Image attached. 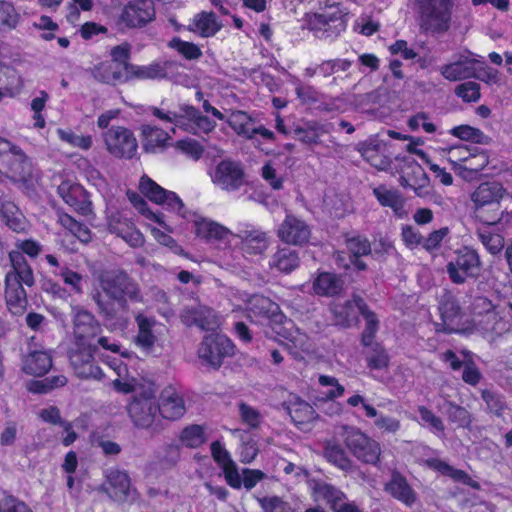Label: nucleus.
Instances as JSON below:
<instances>
[{
  "mask_svg": "<svg viewBox=\"0 0 512 512\" xmlns=\"http://www.w3.org/2000/svg\"><path fill=\"white\" fill-rule=\"evenodd\" d=\"M98 281L103 292L118 302L124 311L128 308V300L143 301L138 283L122 269L103 270L99 273Z\"/></svg>",
  "mask_w": 512,
  "mask_h": 512,
  "instance_id": "nucleus-1",
  "label": "nucleus"
},
{
  "mask_svg": "<svg viewBox=\"0 0 512 512\" xmlns=\"http://www.w3.org/2000/svg\"><path fill=\"white\" fill-rule=\"evenodd\" d=\"M418 25L422 33L443 35L452 23L453 0H415Z\"/></svg>",
  "mask_w": 512,
  "mask_h": 512,
  "instance_id": "nucleus-2",
  "label": "nucleus"
},
{
  "mask_svg": "<svg viewBox=\"0 0 512 512\" xmlns=\"http://www.w3.org/2000/svg\"><path fill=\"white\" fill-rule=\"evenodd\" d=\"M0 164L5 176L14 184L27 185L31 181L33 167L29 157L17 145L0 137Z\"/></svg>",
  "mask_w": 512,
  "mask_h": 512,
  "instance_id": "nucleus-3",
  "label": "nucleus"
},
{
  "mask_svg": "<svg viewBox=\"0 0 512 512\" xmlns=\"http://www.w3.org/2000/svg\"><path fill=\"white\" fill-rule=\"evenodd\" d=\"M343 438L346 447L358 460L367 464L378 462L381 448L377 441L355 427H344Z\"/></svg>",
  "mask_w": 512,
  "mask_h": 512,
  "instance_id": "nucleus-4",
  "label": "nucleus"
},
{
  "mask_svg": "<svg viewBox=\"0 0 512 512\" xmlns=\"http://www.w3.org/2000/svg\"><path fill=\"white\" fill-rule=\"evenodd\" d=\"M97 346L94 344H74L68 351V358L75 374L82 379L100 380L103 377L102 370L97 365L94 354Z\"/></svg>",
  "mask_w": 512,
  "mask_h": 512,
  "instance_id": "nucleus-5",
  "label": "nucleus"
},
{
  "mask_svg": "<svg viewBox=\"0 0 512 512\" xmlns=\"http://www.w3.org/2000/svg\"><path fill=\"white\" fill-rule=\"evenodd\" d=\"M101 491L119 505L132 504L137 499V491L131 486L129 475L125 471L113 469L107 472Z\"/></svg>",
  "mask_w": 512,
  "mask_h": 512,
  "instance_id": "nucleus-6",
  "label": "nucleus"
},
{
  "mask_svg": "<svg viewBox=\"0 0 512 512\" xmlns=\"http://www.w3.org/2000/svg\"><path fill=\"white\" fill-rule=\"evenodd\" d=\"M74 344H93L102 332V325L96 316L82 306L71 308Z\"/></svg>",
  "mask_w": 512,
  "mask_h": 512,
  "instance_id": "nucleus-7",
  "label": "nucleus"
},
{
  "mask_svg": "<svg viewBox=\"0 0 512 512\" xmlns=\"http://www.w3.org/2000/svg\"><path fill=\"white\" fill-rule=\"evenodd\" d=\"M198 355L208 365L218 369L225 358L234 355V344L225 335L209 334L203 338L198 349Z\"/></svg>",
  "mask_w": 512,
  "mask_h": 512,
  "instance_id": "nucleus-8",
  "label": "nucleus"
},
{
  "mask_svg": "<svg viewBox=\"0 0 512 512\" xmlns=\"http://www.w3.org/2000/svg\"><path fill=\"white\" fill-rule=\"evenodd\" d=\"M108 152L116 158L132 159L138 149L137 140L131 130L122 126H113L104 134Z\"/></svg>",
  "mask_w": 512,
  "mask_h": 512,
  "instance_id": "nucleus-9",
  "label": "nucleus"
},
{
  "mask_svg": "<svg viewBox=\"0 0 512 512\" xmlns=\"http://www.w3.org/2000/svg\"><path fill=\"white\" fill-rule=\"evenodd\" d=\"M450 280L455 284H463L467 278H477L481 271V262L475 250L465 248L460 251L454 261L446 266Z\"/></svg>",
  "mask_w": 512,
  "mask_h": 512,
  "instance_id": "nucleus-10",
  "label": "nucleus"
},
{
  "mask_svg": "<svg viewBox=\"0 0 512 512\" xmlns=\"http://www.w3.org/2000/svg\"><path fill=\"white\" fill-rule=\"evenodd\" d=\"M211 179L223 191L234 192L246 183V174L240 162L225 159L216 165Z\"/></svg>",
  "mask_w": 512,
  "mask_h": 512,
  "instance_id": "nucleus-11",
  "label": "nucleus"
},
{
  "mask_svg": "<svg viewBox=\"0 0 512 512\" xmlns=\"http://www.w3.org/2000/svg\"><path fill=\"white\" fill-rule=\"evenodd\" d=\"M158 412L155 401V392L149 389L140 395L134 396L128 406V413L133 423L140 428L150 427Z\"/></svg>",
  "mask_w": 512,
  "mask_h": 512,
  "instance_id": "nucleus-12",
  "label": "nucleus"
},
{
  "mask_svg": "<svg viewBox=\"0 0 512 512\" xmlns=\"http://www.w3.org/2000/svg\"><path fill=\"white\" fill-rule=\"evenodd\" d=\"M155 18V8L152 0H135L129 2L120 15V21L128 28L145 26Z\"/></svg>",
  "mask_w": 512,
  "mask_h": 512,
  "instance_id": "nucleus-13",
  "label": "nucleus"
},
{
  "mask_svg": "<svg viewBox=\"0 0 512 512\" xmlns=\"http://www.w3.org/2000/svg\"><path fill=\"white\" fill-rule=\"evenodd\" d=\"M58 194L66 204L81 215L91 213V201L88 192L78 183L69 180L62 181L58 186Z\"/></svg>",
  "mask_w": 512,
  "mask_h": 512,
  "instance_id": "nucleus-14",
  "label": "nucleus"
},
{
  "mask_svg": "<svg viewBox=\"0 0 512 512\" xmlns=\"http://www.w3.org/2000/svg\"><path fill=\"white\" fill-rule=\"evenodd\" d=\"M344 17L343 11L337 8L332 12L315 13L308 16L307 26L315 32L316 36H320L319 33L322 35L328 33L332 28H334L332 33L338 34L346 27Z\"/></svg>",
  "mask_w": 512,
  "mask_h": 512,
  "instance_id": "nucleus-15",
  "label": "nucleus"
},
{
  "mask_svg": "<svg viewBox=\"0 0 512 512\" xmlns=\"http://www.w3.org/2000/svg\"><path fill=\"white\" fill-rule=\"evenodd\" d=\"M197 237L207 243H221L228 241L230 230L218 222L193 214L190 220Z\"/></svg>",
  "mask_w": 512,
  "mask_h": 512,
  "instance_id": "nucleus-16",
  "label": "nucleus"
},
{
  "mask_svg": "<svg viewBox=\"0 0 512 512\" xmlns=\"http://www.w3.org/2000/svg\"><path fill=\"white\" fill-rule=\"evenodd\" d=\"M277 235L287 244L301 245L310 237L308 225L293 215H287L278 228Z\"/></svg>",
  "mask_w": 512,
  "mask_h": 512,
  "instance_id": "nucleus-17",
  "label": "nucleus"
},
{
  "mask_svg": "<svg viewBox=\"0 0 512 512\" xmlns=\"http://www.w3.org/2000/svg\"><path fill=\"white\" fill-rule=\"evenodd\" d=\"M161 403L158 412L168 420L180 419L186 411L183 398L172 386L163 389L160 395Z\"/></svg>",
  "mask_w": 512,
  "mask_h": 512,
  "instance_id": "nucleus-18",
  "label": "nucleus"
},
{
  "mask_svg": "<svg viewBox=\"0 0 512 512\" xmlns=\"http://www.w3.org/2000/svg\"><path fill=\"white\" fill-rule=\"evenodd\" d=\"M439 311L442 319L441 330L447 334L459 332L461 307L455 297L445 293L440 299Z\"/></svg>",
  "mask_w": 512,
  "mask_h": 512,
  "instance_id": "nucleus-19",
  "label": "nucleus"
},
{
  "mask_svg": "<svg viewBox=\"0 0 512 512\" xmlns=\"http://www.w3.org/2000/svg\"><path fill=\"white\" fill-rule=\"evenodd\" d=\"M5 300L8 309L14 315H22L27 308L26 291L14 276L5 277Z\"/></svg>",
  "mask_w": 512,
  "mask_h": 512,
  "instance_id": "nucleus-20",
  "label": "nucleus"
},
{
  "mask_svg": "<svg viewBox=\"0 0 512 512\" xmlns=\"http://www.w3.org/2000/svg\"><path fill=\"white\" fill-rule=\"evenodd\" d=\"M240 239V249L245 255H263L269 246L267 233L261 230H242L236 235Z\"/></svg>",
  "mask_w": 512,
  "mask_h": 512,
  "instance_id": "nucleus-21",
  "label": "nucleus"
},
{
  "mask_svg": "<svg viewBox=\"0 0 512 512\" xmlns=\"http://www.w3.org/2000/svg\"><path fill=\"white\" fill-rule=\"evenodd\" d=\"M477 60L468 59L456 61L441 67V74L449 81H459L467 78L484 80V77L477 73Z\"/></svg>",
  "mask_w": 512,
  "mask_h": 512,
  "instance_id": "nucleus-22",
  "label": "nucleus"
},
{
  "mask_svg": "<svg viewBox=\"0 0 512 512\" xmlns=\"http://www.w3.org/2000/svg\"><path fill=\"white\" fill-rule=\"evenodd\" d=\"M502 187L496 182H484L472 193L471 200L475 208L495 207L500 205L502 198Z\"/></svg>",
  "mask_w": 512,
  "mask_h": 512,
  "instance_id": "nucleus-23",
  "label": "nucleus"
},
{
  "mask_svg": "<svg viewBox=\"0 0 512 512\" xmlns=\"http://www.w3.org/2000/svg\"><path fill=\"white\" fill-rule=\"evenodd\" d=\"M180 108L185 116V125L181 127L183 130L193 134H199L201 132L207 134L214 130L216 123L207 116L202 115L195 107L183 105Z\"/></svg>",
  "mask_w": 512,
  "mask_h": 512,
  "instance_id": "nucleus-24",
  "label": "nucleus"
},
{
  "mask_svg": "<svg viewBox=\"0 0 512 512\" xmlns=\"http://www.w3.org/2000/svg\"><path fill=\"white\" fill-rule=\"evenodd\" d=\"M282 407L297 426L310 423L318 417L314 408L299 397H293L289 401L284 402Z\"/></svg>",
  "mask_w": 512,
  "mask_h": 512,
  "instance_id": "nucleus-25",
  "label": "nucleus"
},
{
  "mask_svg": "<svg viewBox=\"0 0 512 512\" xmlns=\"http://www.w3.org/2000/svg\"><path fill=\"white\" fill-rule=\"evenodd\" d=\"M385 490L392 497L411 507L417 499L415 491L410 487L406 478L399 472H393L390 481L386 484Z\"/></svg>",
  "mask_w": 512,
  "mask_h": 512,
  "instance_id": "nucleus-26",
  "label": "nucleus"
},
{
  "mask_svg": "<svg viewBox=\"0 0 512 512\" xmlns=\"http://www.w3.org/2000/svg\"><path fill=\"white\" fill-rule=\"evenodd\" d=\"M360 297L353 294L352 299L345 301L342 304H336L331 308L333 315V324L340 328H350L358 323V309L356 306L355 298Z\"/></svg>",
  "mask_w": 512,
  "mask_h": 512,
  "instance_id": "nucleus-27",
  "label": "nucleus"
},
{
  "mask_svg": "<svg viewBox=\"0 0 512 512\" xmlns=\"http://www.w3.org/2000/svg\"><path fill=\"white\" fill-rule=\"evenodd\" d=\"M472 311L474 314L485 315L487 318V322H493V325L485 329L492 333L501 334L503 330H505V322L498 316V314L494 311L495 306L487 297L478 296L475 297L472 304Z\"/></svg>",
  "mask_w": 512,
  "mask_h": 512,
  "instance_id": "nucleus-28",
  "label": "nucleus"
},
{
  "mask_svg": "<svg viewBox=\"0 0 512 512\" xmlns=\"http://www.w3.org/2000/svg\"><path fill=\"white\" fill-rule=\"evenodd\" d=\"M355 302L359 313L363 316L366 322L365 328L361 333V344L364 347H369L373 344L375 335L379 330V320L375 312L370 310L362 297H356Z\"/></svg>",
  "mask_w": 512,
  "mask_h": 512,
  "instance_id": "nucleus-29",
  "label": "nucleus"
},
{
  "mask_svg": "<svg viewBox=\"0 0 512 512\" xmlns=\"http://www.w3.org/2000/svg\"><path fill=\"white\" fill-rule=\"evenodd\" d=\"M92 299L97 305L99 315L112 329H123L127 325V318L118 313L115 303L104 300L100 292L92 295Z\"/></svg>",
  "mask_w": 512,
  "mask_h": 512,
  "instance_id": "nucleus-30",
  "label": "nucleus"
},
{
  "mask_svg": "<svg viewBox=\"0 0 512 512\" xmlns=\"http://www.w3.org/2000/svg\"><path fill=\"white\" fill-rule=\"evenodd\" d=\"M300 264L298 251L290 247L278 248L271 256L269 267L276 269L280 273L289 274L294 271Z\"/></svg>",
  "mask_w": 512,
  "mask_h": 512,
  "instance_id": "nucleus-31",
  "label": "nucleus"
},
{
  "mask_svg": "<svg viewBox=\"0 0 512 512\" xmlns=\"http://www.w3.org/2000/svg\"><path fill=\"white\" fill-rule=\"evenodd\" d=\"M52 367V357L45 351H30L23 361V371L33 376H43Z\"/></svg>",
  "mask_w": 512,
  "mask_h": 512,
  "instance_id": "nucleus-32",
  "label": "nucleus"
},
{
  "mask_svg": "<svg viewBox=\"0 0 512 512\" xmlns=\"http://www.w3.org/2000/svg\"><path fill=\"white\" fill-rule=\"evenodd\" d=\"M343 279L329 272L320 273L313 282V289L317 295L336 296L343 291Z\"/></svg>",
  "mask_w": 512,
  "mask_h": 512,
  "instance_id": "nucleus-33",
  "label": "nucleus"
},
{
  "mask_svg": "<svg viewBox=\"0 0 512 512\" xmlns=\"http://www.w3.org/2000/svg\"><path fill=\"white\" fill-rule=\"evenodd\" d=\"M135 321L138 327V334L135 338L136 345L144 350H151L157 340V337L153 332L156 320L152 317L138 314Z\"/></svg>",
  "mask_w": 512,
  "mask_h": 512,
  "instance_id": "nucleus-34",
  "label": "nucleus"
},
{
  "mask_svg": "<svg viewBox=\"0 0 512 512\" xmlns=\"http://www.w3.org/2000/svg\"><path fill=\"white\" fill-rule=\"evenodd\" d=\"M141 132L143 135V149L147 153H155L158 148H165L170 138L167 132L149 124H143Z\"/></svg>",
  "mask_w": 512,
  "mask_h": 512,
  "instance_id": "nucleus-35",
  "label": "nucleus"
},
{
  "mask_svg": "<svg viewBox=\"0 0 512 512\" xmlns=\"http://www.w3.org/2000/svg\"><path fill=\"white\" fill-rule=\"evenodd\" d=\"M489 163V156L486 151L480 150L478 147H473V153L468 159L467 164H456L455 171L467 178L471 174H476L483 170Z\"/></svg>",
  "mask_w": 512,
  "mask_h": 512,
  "instance_id": "nucleus-36",
  "label": "nucleus"
},
{
  "mask_svg": "<svg viewBox=\"0 0 512 512\" xmlns=\"http://www.w3.org/2000/svg\"><path fill=\"white\" fill-rule=\"evenodd\" d=\"M403 160L405 161L407 168L411 170V188L418 196H424L430 182L427 173L412 157H404Z\"/></svg>",
  "mask_w": 512,
  "mask_h": 512,
  "instance_id": "nucleus-37",
  "label": "nucleus"
},
{
  "mask_svg": "<svg viewBox=\"0 0 512 512\" xmlns=\"http://www.w3.org/2000/svg\"><path fill=\"white\" fill-rule=\"evenodd\" d=\"M324 457L328 462L345 472L353 470L352 461L348 458L341 445L336 442L329 441L325 444Z\"/></svg>",
  "mask_w": 512,
  "mask_h": 512,
  "instance_id": "nucleus-38",
  "label": "nucleus"
},
{
  "mask_svg": "<svg viewBox=\"0 0 512 512\" xmlns=\"http://www.w3.org/2000/svg\"><path fill=\"white\" fill-rule=\"evenodd\" d=\"M126 69L131 72L132 78L138 79H162L167 77L166 64L152 63L147 66L126 64Z\"/></svg>",
  "mask_w": 512,
  "mask_h": 512,
  "instance_id": "nucleus-39",
  "label": "nucleus"
},
{
  "mask_svg": "<svg viewBox=\"0 0 512 512\" xmlns=\"http://www.w3.org/2000/svg\"><path fill=\"white\" fill-rule=\"evenodd\" d=\"M228 125L238 134L251 139V131L255 120L244 111H234L227 119Z\"/></svg>",
  "mask_w": 512,
  "mask_h": 512,
  "instance_id": "nucleus-40",
  "label": "nucleus"
},
{
  "mask_svg": "<svg viewBox=\"0 0 512 512\" xmlns=\"http://www.w3.org/2000/svg\"><path fill=\"white\" fill-rule=\"evenodd\" d=\"M373 194L384 207H390L394 211L403 207V199L396 189H388L385 185H380L373 189Z\"/></svg>",
  "mask_w": 512,
  "mask_h": 512,
  "instance_id": "nucleus-41",
  "label": "nucleus"
},
{
  "mask_svg": "<svg viewBox=\"0 0 512 512\" xmlns=\"http://www.w3.org/2000/svg\"><path fill=\"white\" fill-rule=\"evenodd\" d=\"M358 151L371 166L378 170H385L390 165L389 159L379 153L377 145L362 143L359 144Z\"/></svg>",
  "mask_w": 512,
  "mask_h": 512,
  "instance_id": "nucleus-42",
  "label": "nucleus"
},
{
  "mask_svg": "<svg viewBox=\"0 0 512 512\" xmlns=\"http://www.w3.org/2000/svg\"><path fill=\"white\" fill-rule=\"evenodd\" d=\"M194 26L200 32L202 37H210L216 34L221 25L216 20V15L213 12H202L197 14L194 18Z\"/></svg>",
  "mask_w": 512,
  "mask_h": 512,
  "instance_id": "nucleus-43",
  "label": "nucleus"
},
{
  "mask_svg": "<svg viewBox=\"0 0 512 512\" xmlns=\"http://www.w3.org/2000/svg\"><path fill=\"white\" fill-rule=\"evenodd\" d=\"M252 309H259L260 314L271 317L275 322H281L284 315L279 311V306L264 296H253L250 300Z\"/></svg>",
  "mask_w": 512,
  "mask_h": 512,
  "instance_id": "nucleus-44",
  "label": "nucleus"
},
{
  "mask_svg": "<svg viewBox=\"0 0 512 512\" xmlns=\"http://www.w3.org/2000/svg\"><path fill=\"white\" fill-rule=\"evenodd\" d=\"M366 352L367 366L373 370H381L389 365V356L386 350L379 344L374 343L369 346Z\"/></svg>",
  "mask_w": 512,
  "mask_h": 512,
  "instance_id": "nucleus-45",
  "label": "nucleus"
},
{
  "mask_svg": "<svg viewBox=\"0 0 512 512\" xmlns=\"http://www.w3.org/2000/svg\"><path fill=\"white\" fill-rule=\"evenodd\" d=\"M450 133L464 141H471L479 144H488L490 138L480 129L469 125H460L451 129Z\"/></svg>",
  "mask_w": 512,
  "mask_h": 512,
  "instance_id": "nucleus-46",
  "label": "nucleus"
},
{
  "mask_svg": "<svg viewBox=\"0 0 512 512\" xmlns=\"http://www.w3.org/2000/svg\"><path fill=\"white\" fill-rule=\"evenodd\" d=\"M20 21V14L12 3L0 1V30L15 29Z\"/></svg>",
  "mask_w": 512,
  "mask_h": 512,
  "instance_id": "nucleus-47",
  "label": "nucleus"
},
{
  "mask_svg": "<svg viewBox=\"0 0 512 512\" xmlns=\"http://www.w3.org/2000/svg\"><path fill=\"white\" fill-rule=\"evenodd\" d=\"M67 383V379L63 375L46 377L42 380L31 381L28 390L33 393H48L54 388L62 387Z\"/></svg>",
  "mask_w": 512,
  "mask_h": 512,
  "instance_id": "nucleus-48",
  "label": "nucleus"
},
{
  "mask_svg": "<svg viewBox=\"0 0 512 512\" xmlns=\"http://www.w3.org/2000/svg\"><path fill=\"white\" fill-rule=\"evenodd\" d=\"M443 407L451 422L458 424L460 427H467L471 424V415L466 408L450 401L445 402Z\"/></svg>",
  "mask_w": 512,
  "mask_h": 512,
  "instance_id": "nucleus-49",
  "label": "nucleus"
},
{
  "mask_svg": "<svg viewBox=\"0 0 512 512\" xmlns=\"http://www.w3.org/2000/svg\"><path fill=\"white\" fill-rule=\"evenodd\" d=\"M331 124L326 126L314 125L307 128L297 127L294 129L296 138L304 144H317L321 133L329 132Z\"/></svg>",
  "mask_w": 512,
  "mask_h": 512,
  "instance_id": "nucleus-50",
  "label": "nucleus"
},
{
  "mask_svg": "<svg viewBox=\"0 0 512 512\" xmlns=\"http://www.w3.org/2000/svg\"><path fill=\"white\" fill-rule=\"evenodd\" d=\"M139 189L151 201L162 204L166 190L148 176L144 175L141 177Z\"/></svg>",
  "mask_w": 512,
  "mask_h": 512,
  "instance_id": "nucleus-51",
  "label": "nucleus"
},
{
  "mask_svg": "<svg viewBox=\"0 0 512 512\" xmlns=\"http://www.w3.org/2000/svg\"><path fill=\"white\" fill-rule=\"evenodd\" d=\"M477 236L484 247L493 255L498 254L504 248V238L497 233L487 229H478Z\"/></svg>",
  "mask_w": 512,
  "mask_h": 512,
  "instance_id": "nucleus-52",
  "label": "nucleus"
},
{
  "mask_svg": "<svg viewBox=\"0 0 512 512\" xmlns=\"http://www.w3.org/2000/svg\"><path fill=\"white\" fill-rule=\"evenodd\" d=\"M0 214L10 228L13 230L20 228L18 207L5 196H0Z\"/></svg>",
  "mask_w": 512,
  "mask_h": 512,
  "instance_id": "nucleus-53",
  "label": "nucleus"
},
{
  "mask_svg": "<svg viewBox=\"0 0 512 512\" xmlns=\"http://www.w3.org/2000/svg\"><path fill=\"white\" fill-rule=\"evenodd\" d=\"M168 46L177 50L186 59L195 60L202 56L200 48L191 42L182 41L180 38H173Z\"/></svg>",
  "mask_w": 512,
  "mask_h": 512,
  "instance_id": "nucleus-54",
  "label": "nucleus"
},
{
  "mask_svg": "<svg viewBox=\"0 0 512 512\" xmlns=\"http://www.w3.org/2000/svg\"><path fill=\"white\" fill-rule=\"evenodd\" d=\"M109 230L123 238L132 247H139L144 242L143 235L138 230L133 229L128 225H126V229H124L110 223Z\"/></svg>",
  "mask_w": 512,
  "mask_h": 512,
  "instance_id": "nucleus-55",
  "label": "nucleus"
},
{
  "mask_svg": "<svg viewBox=\"0 0 512 512\" xmlns=\"http://www.w3.org/2000/svg\"><path fill=\"white\" fill-rule=\"evenodd\" d=\"M346 246L350 253V257L367 256L372 252L369 240L363 236L347 238Z\"/></svg>",
  "mask_w": 512,
  "mask_h": 512,
  "instance_id": "nucleus-56",
  "label": "nucleus"
},
{
  "mask_svg": "<svg viewBox=\"0 0 512 512\" xmlns=\"http://www.w3.org/2000/svg\"><path fill=\"white\" fill-rule=\"evenodd\" d=\"M481 396L490 412L498 417L503 415V412L507 409V405L502 395L486 389L482 391Z\"/></svg>",
  "mask_w": 512,
  "mask_h": 512,
  "instance_id": "nucleus-57",
  "label": "nucleus"
},
{
  "mask_svg": "<svg viewBox=\"0 0 512 512\" xmlns=\"http://www.w3.org/2000/svg\"><path fill=\"white\" fill-rule=\"evenodd\" d=\"M197 318L195 319L194 326L199 327L202 330H213L217 325V318L212 309L197 305Z\"/></svg>",
  "mask_w": 512,
  "mask_h": 512,
  "instance_id": "nucleus-58",
  "label": "nucleus"
},
{
  "mask_svg": "<svg viewBox=\"0 0 512 512\" xmlns=\"http://www.w3.org/2000/svg\"><path fill=\"white\" fill-rule=\"evenodd\" d=\"M351 65L352 62L347 59L326 60L318 65V73L323 77H330L340 71L348 70Z\"/></svg>",
  "mask_w": 512,
  "mask_h": 512,
  "instance_id": "nucleus-59",
  "label": "nucleus"
},
{
  "mask_svg": "<svg viewBox=\"0 0 512 512\" xmlns=\"http://www.w3.org/2000/svg\"><path fill=\"white\" fill-rule=\"evenodd\" d=\"M181 441L190 448L199 447L204 442V433L199 425H191L181 432Z\"/></svg>",
  "mask_w": 512,
  "mask_h": 512,
  "instance_id": "nucleus-60",
  "label": "nucleus"
},
{
  "mask_svg": "<svg viewBox=\"0 0 512 512\" xmlns=\"http://www.w3.org/2000/svg\"><path fill=\"white\" fill-rule=\"evenodd\" d=\"M314 491L326 501L330 508L336 500H339V497H344L340 489L326 482L316 483Z\"/></svg>",
  "mask_w": 512,
  "mask_h": 512,
  "instance_id": "nucleus-61",
  "label": "nucleus"
},
{
  "mask_svg": "<svg viewBox=\"0 0 512 512\" xmlns=\"http://www.w3.org/2000/svg\"><path fill=\"white\" fill-rule=\"evenodd\" d=\"M502 215L503 211L500 209V205H497V209L495 207L474 208L475 218L486 225L497 224Z\"/></svg>",
  "mask_w": 512,
  "mask_h": 512,
  "instance_id": "nucleus-62",
  "label": "nucleus"
},
{
  "mask_svg": "<svg viewBox=\"0 0 512 512\" xmlns=\"http://www.w3.org/2000/svg\"><path fill=\"white\" fill-rule=\"evenodd\" d=\"M455 94L465 102H476L480 98V85L473 81H468L458 85Z\"/></svg>",
  "mask_w": 512,
  "mask_h": 512,
  "instance_id": "nucleus-63",
  "label": "nucleus"
},
{
  "mask_svg": "<svg viewBox=\"0 0 512 512\" xmlns=\"http://www.w3.org/2000/svg\"><path fill=\"white\" fill-rule=\"evenodd\" d=\"M239 414L241 420L252 429L258 428L262 421L260 412L244 402L239 403Z\"/></svg>",
  "mask_w": 512,
  "mask_h": 512,
  "instance_id": "nucleus-64",
  "label": "nucleus"
}]
</instances>
